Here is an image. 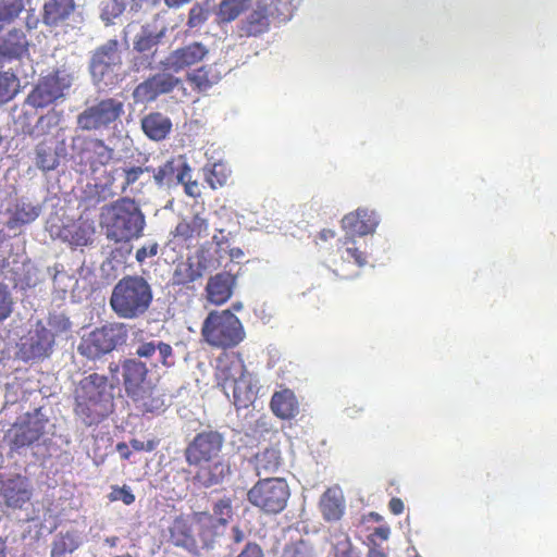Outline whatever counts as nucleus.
Here are the masks:
<instances>
[{
  "mask_svg": "<svg viewBox=\"0 0 557 557\" xmlns=\"http://www.w3.org/2000/svg\"><path fill=\"white\" fill-rule=\"evenodd\" d=\"M151 166H125L114 168L106 172L103 188L107 196H114L117 190L121 194L137 183L145 173H149Z\"/></svg>",
  "mask_w": 557,
  "mask_h": 557,
  "instance_id": "17",
  "label": "nucleus"
},
{
  "mask_svg": "<svg viewBox=\"0 0 557 557\" xmlns=\"http://www.w3.org/2000/svg\"><path fill=\"white\" fill-rule=\"evenodd\" d=\"M235 557H265L260 544L248 541Z\"/></svg>",
  "mask_w": 557,
  "mask_h": 557,
  "instance_id": "57",
  "label": "nucleus"
},
{
  "mask_svg": "<svg viewBox=\"0 0 557 557\" xmlns=\"http://www.w3.org/2000/svg\"><path fill=\"white\" fill-rule=\"evenodd\" d=\"M236 285L237 276L228 271L210 276L205 287L207 301L214 306L226 304L233 296Z\"/></svg>",
  "mask_w": 557,
  "mask_h": 557,
  "instance_id": "19",
  "label": "nucleus"
},
{
  "mask_svg": "<svg viewBox=\"0 0 557 557\" xmlns=\"http://www.w3.org/2000/svg\"><path fill=\"white\" fill-rule=\"evenodd\" d=\"M114 156V149L109 147L100 138H88L84 140L83 147L77 152L79 163L96 172L101 166L109 164Z\"/></svg>",
  "mask_w": 557,
  "mask_h": 557,
  "instance_id": "18",
  "label": "nucleus"
},
{
  "mask_svg": "<svg viewBox=\"0 0 557 557\" xmlns=\"http://www.w3.org/2000/svg\"><path fill=\"white\" fill-rule=\"evenodd\" d=\"M124 114V103L117 98L97 99L78 113L76 126L83 132L102 133L116 126Z\"/></svg>",
  "mask_w": 557,
  "mask_h": 557,
  "instance_id": "8",
  "label": "nucleus"
},
{
  "mask_svg": "<svg viewBox=\"0 0 557 557\" xmlns=\"http://www.w3.org/2000/svg\"><path fill=\"white\" fill-rule=\"evenodd\" d=\"M108 369L113 384L120 382L119 373L120 370L122 371L123 386L127 396L152 383L147 364L136 358H126L121 364L110 362Z\"/></svg>",
  "mask_w": 557,
  "mask_h": 557,
  "instance_id": "11",
  "label": "nucleus"
},
{
  "mask_svg": "<svg viewBox=\"0 0 557 557\" xmlns=\"http://www.w3.org/2000/svg\"><path fill=\"white\" fill-rule=\"evenodd\" d=\"M159 352L160 363L165 368L175 364L173 348L165 342L141 341L137 339L135 354L138 358L150 359L156 352Z\"/></svg>",
  "mask_w": 557,
  "mask_h": 557,
  "instance_id": "27",
  "label": "nucleus"
},
{
  "mask_svg": "<svg viewBox=\"0 0 557 557\" xmlns=\"http://www.w3.org/2000/svg\"><path fill=\"white\" fill-rule=\"evenodd\" d=\"M176 178L178 183L185 185V183L190 180V168L187 164H183L176 174Z\"/></svg>",
  "mask_w": 557,
  "mask_h": 557,
  "instance_id": "64",
  "label": "nucleus"
},
{
  "mask_svg": "<svg viewBox=\"0 0 557 557\" xmlns=\"http://www.w3.org/2000/svg\"><path fill=\"white\" fill-rule=\"evenodd\" d=\"M228 242V237L224 234L223 228L216 230V233L212 236V243L215 245V255L214 259H219L220 262L223 259V246Z\"/></svg>",
  "mask_w": 557,
  "mask_h": 557,
  "instance_id": "60",
  "label": "nucleus"
},
{
  "mask_svg": "<svg viewBox=\"0 0 557 557\" xmlns=\"http://www.w3.org/2000/svg\"><path fill=\"white\" fill-rule=\"evenodd\" d=\"M17 66H8V69H0V104L7 103L12 100L20 91V79Z\"/></svg>",
  "mask_w": 557,
  "mask_h": 557,
  "instance_id": "37",
  "label": "nucleus"
},
{
  "mask_svg": "<svg viewBox=\"0 0 557 557\" xmlns=\"http://www.w3.org/2000/svg\"><path fill=\"white\" fill-rule=\"evenodd\" d=\"M260 2L272 21L277 23L289 21L295 11L294 0H260Z\"/></svg>",
  "mask_w": 557,
  "mask_h": 557,
  "instance_id": "40",
  "label": "nucleus"
},
{
  "mask_svg": "<svg viewBox=\"0 0 557 557\" xmlns=\"http://www.w3.org/2000/svg\"><path fill=\"white\" fill-rule=\"evenodd\" d=\"M247 371L239 355H224L218 359L215 376L224 393L230 396V386Z\"/></svg>",
  "mask_w": 557,
  "mask_h": 557,
  "instance_id": "24",
  "label": "nucleus"
},
{
  "mask_svg": "<svg viewBox=\"0 0 557 557\" xmlns=\"http://www.w3.org/2000/svg\"><path fill=\"white\" fill-rule=\"evenodd\" d=\"M116 451L120 454L121 459L128 460L132 456V450L129 449V445L125 442H120L115 446Z\"/></svg>",
  "mask_w": 557,
  "mask_h": 557,
  "instance_id": "63",
  "label": "nucleus"
},
{
  "mask_svg": "<svg viewBox=\"0 0 557 557\" xmlns=\"http://www.w3.org/2000/svg\"><path fill=\"white\" fill-rule=\"evenodd\" d=\"M38 216V211L32 206H16L12 220L15 224H27L33 222Z\"/></svg>",
  "mask_w": 557,
  "mask_h": 557,
  "instance_id": "54",
  "label": "nucleus"
},
{
  "mask_svg": "<svg viewBox=\"0 0 557 557\" xmlns=\"http://www.w3.org/2000/svg\"><path fill=\"white\" fill-rule=\"evenodd\" d=\"M54 346L53 334L44 324L37 323L34 332L21 344V355L24 360L45 359L52 354Z\"/></svg>",
  "mask_w": 557,
  "mask_h": 557,
  "instance_id": "16",
  "label": "nucleus"
},
{
  "mask_svg": "<svg viewBox=\"0 0 557 557\" xmlns=\"http://www.w3.org/2000/svg\"><path fill=\"white\" fill-rule=\"evenodd\" d=\"M24 10L23 0H1L0 2V32L7 24L12 23Z\"/></svg>",
  "mask_w": 557,
  "mask_h": 557,
  "instance_id": "47",
  "label": "nucleus"
},
{
  "mask_svg": "<svg viewBox=\"0 0 557 557\" xmlns=\"http://www.w3.org/2000/svg\"><path fill=\"white\" fill-rule=\"evenodd\" d=\"M30 480L20 473L0 475V510H23L33 498Z\"/></svg>",
  "mask_w": 557,
  "mask_h": 557,
  "instance_id": "10",
  "label": "nucleus"
},
{
  "mask_svg": "<svg viewBox=\"0 0 557 557\" xmlns=\"http://www.w3.org/2000/svg\"><path fill=\"white\" fill-rule=\"evenodd\" d=\"M165 27H162L158 32H152L148 25L144 26L140 34L134 41V49L140 53L152 51L165 36Z\"/></svg>",
  "mask_w": 557,
  "mask_h": 557,
  "instance_id": "41",
  "label": "nucleus"
},
{
  "mask_svg": "<svg viewBox=\"0 0 557 557\" xmlns=\"http://www.w3.org/2000/svg\"><path fill=\"white\" fill-rule=\"evenodd\" d=\"M271 21L264 5L258 1L256 9L243 22L240 29L246 36L256 37L269 30Z\"/></svg>",
  "mask_w": 557,
  "mask_h": 557,
  "instance_id": "31",
  "label": "nucleus"
},
{
  "mask_svg": "<svg viewBox=\"0 0 557 557\" xmlns=\"http://www.w3.org/2000/svg\"><path fill=\"white\" fill-rule=\"evenodd\" d=\"M257 381L253 374L246 372L238 380L233 382L230 386L233 403L237 409L248 408L256 399L257 396Z\"/></svg>",
  "mask_w": 557,
  "mask_h": 557,
  "instance_id": "25",
  "label": "nucleus"
},
{
  "mask_svg": "<svg viewBox=\"0 0 557 557\" xmlns=\"http://www.w3.org/2000/svg\"><path fill=\"white\" fill-rule=\"evenodd\" d=\"M196 261L188 257L185 261L176 264L172 277V286L189 287L190 284L198 281L209 270L220 268V260L206 256V249L201 248L196 252Z\"/></svg>",
  "mask_w": 557,
  "mask_h": 557,
  "instance_id": "12",
  "label": "nucleus"
},
{
  "mask_svg": "<svg viewBox=\"0 0 557 557\" xmlns=\"http://www.w3.org/2000/svg\"><path fill=\"white\" fill-rule=\"evenodd\" d=\"M81 545L76 531L60 532L52 542L51 557H66Z\"/></svg>",
  "mask_w": 557,
  "mask_h": 557,
  "instance_id": "38",
  "label": "nucleus"
},
{
  "mask_svg": "<svg viewBox=\"0 0 557 557\" xmlns=\"http://www.w3.org/2000/svg\"><path fill=\"white\" fill-rule=\"evenodd\" d=\"M114 384L99 373L84 376L74 391V413L88 426L106 419L114 406Z\"/></svg>",
  "mask_w": 557,
  "mask_h": 557,
  "instance_id": "2",
  "label": "nucleus"
},
{
  "mask_svg": "<svg viewBox=\"0 0 557 557\" xmlns=\"http://www.w3.org/2000/svg\"><path fill=\"white\" fill-rule=\"evenodd\" d=\"M24 59H29V41L23 29L13 28L0 37V69H21Z\"/></svg>",
  "mask_w": 557,
  "mask_h": 557,
  "instance_id": "14",
  "label": "nucleus"
},
{
  "mask_svg": "<svg viewBox=\"0 0 557 557\" xmlns=\"http://www.w3.org/2000/svg\"><path fill=\"white\" fill-rule=\"evenodd\" d=\"M281 465L282 457L277 448H265L256 456V471L259 476L275 473Z\"/></svg>",
  "mask_w": 557,
  "mask_h": 557,
  "instance_id": "39",
  "label": "nucleus"
},
{
  "mask_svg": "<svg viewBox=\"0 0 557 557\" xmlns=\"http://www.w3.org/2000/svg\"><path fill=\"white\" fill-rule=\"evenodd\" d=\"M233 504L230 497H223L214 502L212 505V513H209L222 529L226 528L233 519Z\"/></svg>",
  "mask_w": 557,
  "mask_h": 557,
  "instance_id": "44",
  "label": "nucleus"
},
{
  "mask_svg": "<svg viewBox=\"0 0 557 557\" xmlns=\"http://www.w3.org/2000/svg\"><path fill=\"white\" fill-rule=\"evenodd\" d=\"M72 85V76L64 70H55L41 76L25 99V103L44 109L64 97Z\"/></svg>",
  "mask_w": 557,
  "mask_h": 557,
  "instance_id": "9",
  "label": "nucleus"
},
{
  "mask_svg": "<svg viewBox=\"0 0 557 557\" xmlns=\"http://www.w3.org/2000/svg\"><path fill=\"white\" fill-rule=\"evenodd\" d=\"M57 123H58V116H57L55 112L51 111V112H48L46 115H41L33 128H30L28 131H24V132L30 136H40V135L47 133Z\"/></svg>",
  "mask_w": 557,
  "mask_h": 557,
  "instance_id": "52",
  "label": "nucleus"
},
{
  "mask_svg": "<svg viewBox=\"0 0 557 557\" xmlns=\"http://www.w3.org/2000/svg\"><path fill=\"white\" fill-rule=\"evenodd\" d=\"M341 223L347 235L364 236L375 231L379 220L373 210L357 209L344 215Z\"/></svg>",
  "mask_w": 557,
  "mask_h": 557,
  "instance_id": "23",
  "label": "nucleus"
},
{
  "mask_svg": "<svg viewBox=\"0 0 557 557\" xmlns=\"http://www.w3.org/2000/svg\"><path fill=\"white\" fill-rule=\"evenodd\" d=\"M200 335L213 349L228 350L240 345L246 331L240 319L230 309L211 310L202 321Z\"/></svg>",
  "mask_w": 557,
  "mask_h": 557,
  "instance_id": "5",
  "label": "nucleus"
},
{
  "mask_svg": "<svg viewBox=\"0 0 557 557\" xmlns=\"http://www.w3.org/2000/svg\"><path fill=\"white\" fill-rule=\"evenodd\" d=\"M270 406L273 413L281 419H292L298 413V401L290 389L275 392Z\"/></svg>",
  "mask_w": 557,
  "mask_h": 557,
  "instance_id": "32",
  "label": "nucleus"
},
{
  "mask_svg": "<svg viewBox=\"0 0 557 557\" xmlns=\"http://www.w3.org/2000/svg\"><path fill=\"white\" fill-rule=\"evenodd\" d=\"M13 311V299L8 286L0 282V322L11 315Z\"/></svg>",
  "mask_w": 557,
  "mask_h": 557,
  "instance_id": "55",
  "label": "nucleus"
},
{
  "mask_svg": "<svg viewBox=\"0 0 557 557\" xmlns=\"http://www.w3.org/2000/svg\"><path fill=\"white\" fill-rule=\"evenodd\" d=\"M73 0H49L44 5L42 18L45 24L55 26L66 20L74 11Z\"/></svg>",
  "mask_w": 557,
  "mask_h": 557,
  "instance_id": "35",
  "label": "nucleus"
},
{
  "mask_svg": "<svg viewBox=\"0 0 557 557\" xmlns=\"http://www.w3.org/2000/svg\"><path fill=\"white\" fill-rule=\"evenodd\" d=\"M48 325L50 326L49 330L53 334V339L55 338V336H67L72 332V322L63 313L50 314V317L48 318Z\"/></svg>",
  "mask_w": 557,
  "mask_h": 557,
  "instance_id": "48",
  "label": "nucleus"
},
{
  "mask_svg": "<svg viewBox=\"0 0 557 557\" xmlns=\"http://www.w3.org/2000/svg\"><path fill=\"white\" fill-rule=\"evenodd\" d=\"M224 442L219 431L203 430L184 448L186 463L197 469L194 480L203 487L221 484L231 474L228 462L219 459Z\"/></svg>",
  "mask_w": 557,
  "mask_h": 557,
  "instance_id": "1",
  "label": "nucleus"
},
{
  "mask_svg": "<svg viewBox=\"0 0 557 557\" xmlns=\"http://www.w3.org/2000/svg\"><path fill=\"white\" fill-rule=\"evenodd\" d=\"M251 0H221L215 11L216 23L228 24L238 18L249 7Z\"/></svg>",
  "mask_w": 557,
  "mask_h": 557,
  "instance_id": "36",
  "label": "nucleus"
},
{
  "mask_svg": "<svg viewBox=\"0 0 557 557\" xmlns=\"http://www.w3.org/2000/svg\"><path fill=\"white\" fill-rule=\"evenodd\" d=\"M334 557H351L352 545L347 533L338 532L332 535Z\"/></svg>",
  "mask_w": 557,
  "mask_h": 557,
  "instance_id": "50",
  "label": "nucleus"
},
{
  "mask_svg": "<svg viewBox=\"0 0 557 557\" xmlns=\"http://www.w3.org/2000/svg\"><path fill=\"white\" fill-rule=\"evenodd\" d=\"M101 225L109 240L128 243L143 236L146 219L139 205L123 197L102 208Z\"/></svg>",
  "mask_w": 557,
  "mask_h": 557,
  "instance_id": "3",
  "label": "nucleus"
},
{
  "mask_svg": "<svg viewBox=\"0 0 557 557\" xmlns=\"http://www.w3.org/2000/svg\"><path fill=\"white\" fill-rule=\"evenodd\" d=\"M152 300V286L144 276L126 275L114 285L110 307L120 319L136 320L148 312Z\"/></svg>",
  "mask_w": 557,
  "mask_h": 557,
  "instance_id": "4",
  "label": "nucleus"
},
{
  "mask_svg": "<svg viewBox=\"0 0 557 557\" xmlns=\"http://www.w3.org/2000/svg\"><path fill=\"white\" fill-rule=\"evenodd\" d=\"M280 557H315L313 548L304 540L285 545Z\"/></svg>",
  "mask_w": 557,
  "mask_h": 557,
  "instance_id": "49",
  "label": "nucleus"
},
{
  "mask_svg": "<svg viewBox=\"0 0 557 557\" xmlns=\"http://www.w3.org/2000/svg\"><path fill=\"white\" fill-rule=\"evenodd\" d=\"M59 164V158L54 149L46 143L36 147V165L42 171L54 170Z\"/></svg>",
  "mask_w": 557,
  "mask_h": 557,
  "instance_id": "45",
  "label": "nucleus"
},
{
  "mask_svg": "<svg viewBox=\"0 0 557 557\" xmlns=\"http://www.w3.org/2000/svg\"><path fill=\"white\" fill-rule=\"evenodd\" d=\"M338 252L343 261L354 262L359 268L368 263L366 245L358 244L354 236L346 235L339 240Z\"/></svg>",
  "mask_w": 557,
  "mask_h": 557,
  "instance_id": "34",
  "label": "nucleus"
},
{
  "mask_svg": "<svg viewBox=\"0 0 557 557\" xmlns=\"http://www.w3.org/2000/svg\"><path fill=\"white\" fill-rule=\"evenodd\" d=\"M150 172L153 173V180L156 184L159 186L164 185L166 182L173 177L175 173L173 161H166L163 165L159 166L157 170L152 169Z\"/></svg>",
  "mask_w": 557,
  "mask_h": 557,
  "instance_id": "56",
  "label": "nucleus"
},
{
  "mask_svg": "<svg viewBox=\"0 0 557 557\" xmlns=\"http://www.w3.org/2000/svg\"><path fill=\"white\" fill-rule=\"evenodd\" d=\"M320 509L326 521L339 520L345 510L342 493L336 488H327L321 496Z\"/></svg>",
  "mask_w": 557,
  "mask_h": 557,
  "instance_id": "33",
  "label": "nucleus"
},
{
  "mask_svg": "<svg viewBox=\"0 0 557 557\" xmlns=\"http://www.w3.org/2000/svg\"><path fill=\"white\" fill-rule=\"evenodd\" d=\"M388 509L392 513L398 516L404 512V503L398 497H393L388 503Z\"/></svg>",
  "mask_w": 557,
  "mask_h": 557,
  "instance_id": "62",
  "label": "nucleus"
},
{
  "mask_svg": "<svg viewBox=\"0 0 557 557\" xmlns=\"http://www.w3.org/2000/svg\"><path fill=\"white\" fill-rule=\"evenodd\" d=\"M208 17V8H206L205 4L197 2L190 8L188 12L187 26L189 28L200 27L206 23Z\"/></svg>",
  "mask_w": 557,
  "mask_h": 557,
  "instance_id": "51",
  "label": "nucleus"
},
{
  "mask_svg": "<svg viewBox=\"0 0 557 557\" xmlns=\"http://www.w3.org/2000/svg\"><path fill=\"white\" fill-rule=\"evenodd\" d=\"M181 79L170 73H157L138 84L133 96L137 102H151L159 96L171 92Z\"/></svg>",
  "mask_w": 557,
  "mask_h": 557,
  "instance_id": "15",
  "label": "nucleus"
},
{
  "mask_svg": "<svg viewBox=\"0 0 557 557\" xmlns=\"http://www.w3.org/2000/svg\"><path fill=\"white\" fill-rule=\"evenodd\" d=\"M44 433L45 423L38 418H27L20 423H14L8 433L10 448L18 450L28 447L37 442Z\"/></svg>",
  "mask_w": 557,
  "mask_h": 557,
  "instance_id": "20",
  "label": "nucleus"
},
{
  "mask_svg": "<svg viewBox=\"0 0 557 557\" xmlns=\"http://www.w3.org/2000/svg\"><path fill=\"white\" fill-rule=\"evenodd\" d=\"M185 193L194 198L200 197L201 190L196 181L188 180L184 185Z\"/></svg>",
  "mask_w": 557,
  "mask_h": 557,
  "instance_id": "61",
  "label": "nucleus"
},
{
  "mask_svg": "<svg viewBox=\"0 0 557 557\" xmlns=\"http://www.w3.org/2000/svg\"><path fill=\"white\" fill-rule=\"evenodd\" d=\"M159 252V245L158 243L153 242L149 244L148 246H143L139 249H137L135 258L136 261L139 263H144L147 258H152L157 256Z\"/></svg>",
  "mask_w": 557,
  "mask_h": 557,
  "instance_id": "58",
  "label": "nucleus"
},
{
  "mask_svg": "<svg viewBox=\"0 0 557 557\" xmlns=\"http://www.w3.org/2000/svg\"><path fill=\"white\" fill-rule=\"evenodd\" d=\"M209 49L201 42H191L173 50L165 59L164 65L174 72H180L201 62Z\"/></svg>",
  "mask_w": 557,
  "mask_h": 557,
  "instance_id": "21",
  "label": "nucleus"
},
{
  "mask_svg": "<svg viewBox=\"0 0 557 557\" xmlns=\"http://www.w3.org/2000/svg\"><path fill=\"white\" fill-rule=\"evenodd\" d=\"M143 413H159L164 409V398L156 384L150 383L140 391L128 396Z\"/></svg>",
  "mask_w": 557,
  "mask_h": 557,
  "instance_id": "26",
  "label": "nucleus"
},
{
  "mask_svg": "<svg viewBox=\"0 0 557 557\" xmlns=\"http://www.w3.org/2000/svg\"><path fill=\"white\" fill-rule=\"evenodd\" d=\"M219 75L212 72L211 67L201 66L187 75V81L198 91H207L219 82Z\"/></svg>",
  "mask_w": 557,
  "mask_h": 557,
  "instance_id": "42",
  "label": "nucleus"
},
{
  "mask_svg": "<svg viewBox=\"0 0 557 557\" xmlns=\"http://www.w3.org/2000/svg\"><path fill=\"white\" fill-rule=\"evenodd\" d=\"M94 234L95 228L90 223L81 222L74 224L69 230L70 243L77 247L87 246L92 242Z\"/></svg>",
  "mask_w": 557,
  "mask_h": 557,
  "instance_id": "46",
  "label": "nucleus"
},
{
  "mask_svg": "<svg viewBox=\"0 0 557 557\" xmlns=\"http://www.w3.org/2000/svg\"><path fill=\"white\" fill-rule=\"evenodd\" d=\"M128 326L123 322H109L82 336L77 346L81 356L97 360L126 344Z\"/></svg>",
  "mask_w": 557,
  "mask_h": 557,
  "instance_id": "6",
  "label": "nucleus"
},
{
  "mask_svg": "<svg viewBox=\"0 0 557 557\" xmlns=\"http://www.w3.org/2000/svg\"><path fill=\"white\" fill-rule=\"evenodd\" d=\"M119 64H121L119 41L116 39H110L94 52L90 61V71L94 76L102 78Z\"/></svg>",
  "mask_w": 557,
  "mask_h": 557,
  "instance_id": "22",
  "label": "nucleus"
},
{
  "mask_svg": "<svg viewBox=\"0 0 557 557\" xmlns=\"http://www.w3.org/2000/svg\"><path fill=\"white\" fill-rule=\"evenodd\" d=\"M289 498L290 488L283 478L259 479L247 492V500L268 516L284 511Z\"/></svg>",
  "mask_w": 557,
  "mask_h": 557,
  "instance_id": "7",
  "label": "nucleus"
},
{
  "mask_svg": "<svg viewBox=\"0 0 557 557\" xmlns=\"http://www.w3.org/2000/svg\"><path fill=\"white\" fill-rule=\"evenodd\" d=\"M108 499L112 503L121 500L124 505L129 506L135 503L136 497L127 485H113L108 494Z\"/></svg>",
  "mask_w": 557,
  "mask_h": 557,
  "instance_id": "53",
  "label": "nucleus"
},
{
  "mask_svg": "<svg viewBox=\"0 0 557 557\" xmlns=\"http://www.w3.org/2000/svg\"><path fill=\"white\" fill-rule=\"evenodd\" d=\"M195 534L194 513L188 517H177L170 528L171 540L176 546H193L196 543Z\"/></svg>",
  "mask_w": 557,
  "mask_h": 557,
  "instance_id": "30",
  "label": "nucleus"
},
{
  "mask_svg": "<svg viewBox=\"0 0 557 557\" xmlns=\"http://www.w3.org/2000/svg\"><path fill=\"white\" fill-rule=\"evenodd\" d=\"M231 170L222 162H215L210 169L205 168V178L212 189H218L227 184Z\"/></svg>",
  "mask_w": 557,
  "mask_h": 557,
  "instance_id": "43",
  "label": "nucleus"
},
{
  "mask_svg": "<svg viewBox=\"0 0 557 557\" xmlns=\"http://www.w3.org/2000/svg\"><path fill=\"white\" fill-rule=\"evenodd\" d=\"M194 525L196 535L205 547H212L216 537L224 530L206 511L194 512Z\"/></svg>",
  "mask_w": 557,
  "mask_h": 557,
  "instance_id": "28",
  "label": "nucleus"
},
{
  "mask_svg": "<svg viewBox=\"0 0 557 557\" xmlns=\"http://www.w3.org/2000/svg\"><path fill=\"white\" fill-rule=\"evenodd\" d=\"M141 128L148 138L159 141L170 134L172 122L160 112H151L141 119Z\"/></svg>",
  "mask_w": 557,
  "mask_h": 557,
  "instance_id": "29",
  "label": "nucleus"
},
{
  "mask_svg": "<svg viewBox=\"0 0 557 557\" xmlns=\"http://www.w3.org/2000/svg\"><path fill=\"white\" fill-rule=\"evenodd\" d=\"M209 222L201 214L196 213L190 218L182 219L171 231L170 243L174 248L190 249L198 245L199 240L208 235Z\"/></svg>",
  "mask_w": 557,
  "mask_h": 557,
  "instance_id": "13",
  "label": "nucleus"
},
{
  "mask_svg": "<svg viewBox=\"0 0 557 557\" xmlns=\"http://www.w3.org/2000/svg\"><path fill=\"white\" fill-rule=\"evenodd\" d=\"M158 445H159V441L156 438H150L146 442H143L137 438H132L129 441V446L135 451H153L158 447Z\"/></svg>",
  "mask_w": 557,
  "mask_h": 557,
  "instance_id": "59",
  "label": "nucleus"
}]
</instances>
